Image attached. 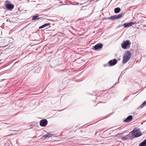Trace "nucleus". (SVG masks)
Instances as JSON below:
<instances>
[{"label": "nucleus", "instance_id": "f257e3e1", "mask_svg": "<svg viewBox=\"0 0 146 146\" xmlns=\"http://www.w3.org/2000/svg\"><path fill=\"white\" fill-rule=\"evenodd\" d=\"M131 56V52L127 51L125 52L123 57L122 63L123 64L126 63L129 60Z\"/></svg>", "mask_w": 146, "mask_h": 146}, {"label": "nucleus", "instance_id": "f03ea898", "mask_svg": "<svg viewBox=\"0 0 146 146\" xmlns=\"http://www.w3.org/2000/svg\"><path fill=\"white\" fill-rule=\"evenodd\" d=\"M130 133H132L134 138L138 137L142 135L141 131L139 129H135L131 131Z\"/></svg>", "mask_w": 146, "mask_h": 146}, {"label": "nucleus", "instance_id": "7ed1b4c3", "mask_svg": "<svg viewBox=\"0 0 146 146\" xmlns=\"http://www.w3.org/2000/svg\"><path fill=\"white\" fill-rule=\"evenodd\" d=\"M131 43V42L129 40H127L123 42L121 44V46L123 48L126 49L130 47Z\"/></svg>", "mask_w": 146, "mask_h": 146}, {"label": "nucleus", "instance_id": "20e7f679", "mask_svg": "<svg viewBox=\"0 0 146 146\" xmlns=\"http://www.w3.org/2000/svg\"><path fill=\"white\" fill-rule=\"evenodd\" d=\"M124 14V13H122L118 15H115L109 17L107 18H104V19L106 20L111 19L112 20H116L121 18Z\"/></svg>", "mask_w": 146, "mask_h": 146}, {"label": "nucleus", "instance_id": "39448f33", "mask_svg": "<svg viewBox=\"0 0 146 146\" xmlns=\"http://www.w3.org/2000/svg\"><path fill=\"white\" fill-rule=\"evenodd\" d=\"M5 7L7 10L12 11L14 8V5L11 3H6L5 4Z\"/></svg>", "mask_w": 146, "mask_h": 146}, {"label": "nucleus", "instance_id": "423d86ee", "mask_svg": "<svg viewBox=\"0 0 146 146\" xmlns=\"http://www.w3.org/2000/svg\"><path fill=\"white\" fill-rule=\"evenodd\" d=\"M48 121L47 120L45 119H43L41 120L40 122V125L42 127H45L47 124Z\"/></svg>", "mask_w": 146, "mask_h": 146}, {"label": "nucleus", "instance_id": "0eeeda50", "mask_svg": "<svg viewBox=\"0 0 146 146\" xmlns=\"http://www.w3.org/2000/svg\"><path fill=\"white\" fill-rule=\"evenodd\" d=\"M103 46V45L102 44H98L94 46H93V48L96 50H100Z\"/></svg>", "mask_w": 146, "mask_h": 146}, {"label": "nucleus", "instance_id": "6e6552de", "mask_svg": "<svg viewBox=\"0 0 146 146\" xmlns=\"http://www.w3.org/2000/svg\"><path fill=\"white\" fill-rule=\"evenodd\" d=\"M117 60L115 59H113L112 60H110L108 62V63L110 66H112L115 65L117 63Z\"/></svg>", "mask_w": 146, "mask_h": 146}, {"label": "nucleus", "instance_id": "1a4fd4ad", "mask_svg": "<svg viewBox=\"0 0 146 146\" xmlns=\"http://www.w3.org/2000/svg\"><path fill=\"white\" fill-rule=\"evenodd\" d=\"M132 119V116L131 115L128 116L123 121V122H129Z\"/></svg>", "mask_w": 146, "mask_h": 146}, {"label": "nucleus", "instance_id": "9d476101", "mask_svg": "<svg viewBox=\"0 0 146 146\" xmlns=\"http://www.w3.org/2000/svg\"><path fill=\"white\" fill-rule=\"evenodd\" d=\"M134 24V23H125L123 24V25L124 27L126 28L130 27L133 24Z\"/></svg>", "mask_w": 146, "mask_h": 146}, {"label": "nucleus", "instance_id": "9b49d317", "mask_svg": "<svg viewBox=\"0 0 146 146\" xmlns=\"http://www.w3.org/2000/svg\"><path fill=\"white\" fill-rule=\"evenodd\" d=\"M127 137L128 138L129 140H131L133 139L134 138L133 136L132 135V133H131L130 132L129 133V134L127 135Z\"/></svg>", "mask_w": 146, "mask_h": 146}, {"label": "nucleus", "instance_id": "f8f14e48", "mask_svg": "<svg viewBox=\"0 0 146 146\" xmlns=\"http://www.w3.org/2000/svg\"><path fill=\"white\" fill-rule=\"evenodd\" d=\"M50 24V23H45L41 26L39 28V29H41L43 28L46 26H48Z\"/></svg>", "mask_w": 146, "mask_h": 146}, {"label": "nucleus", "instance_id": "ddd939ff", "mask_svg": "<svg viewBox=\"0 0 146 146\" xmlns=\"http://www.w3.org/2000/svg\"><path fill=\"white\" fill-rule=\"evenodd\" d=\"M139 146H146V139L140 143Z\"/></svg>", "mask_w": 146, "mask_h": 146}, {"label": "nucleus", "instance_id": "4468645a", "mask_svg": "<svg viewBox=\"0 0 146 146\" xmlns=\"http://www.w3.org/2000/svg\"><path fill=\"white\" fill-rule=\"evenodd\" d=\"M139 146H146V139L140 143Z\"/></svg>", "mask_w": 146, "mask_h": 146}, {"label": "nucleus", "instance_id": "2eb2a0df", "mask_svg": "<svg viewBox=\"0 0 146 146\" xmlns=\"http://www.w3.org/2000/svg\"><path fill=\"white\" fill-rule=\"evenodd\" d=\"M139 146H146V139L140 143Z\"/></svg>", "mask_w": 146, "mask_h": 146}, {"label": "nucleus", "instance_id": "dca6fc26", "mask_svg": "<svg viewBox=\"0 0 146 146\" xmlns=\"http://www.w3.org/2000/svg\"><path fill=\"white\" fill-rule=\"evenodd\" d=\"M121 9L119 7H117L114 9V13H117L120 11Z\"/></svg>", "mask_w": 146, "mask_h": 146}, {"label": "nucleus", "instance_id": "f3484780", "mask_svg": "<svg viewBox=\"0 0 146 146\" xmlns=\"http://www.w3.org/2000/svg\"><path fill=\"white\" fill-rule=\"evenodd\" d=\"M39 16L38 15H35L33 16L32 17V20L33 21H35L36 19H39L40 18L38 17Z\"/></svg>", "mask_w": 146, "mask_h": 146}, {"label": "nucleus", "instance_id": "a211bd4d", "mask_svg": "<svg viewBox=\"0 0 146 146\" xmlns=\"http://www.w3.org/2000/svg\"><path fill=\"white\" fill-rule=\"evenodd\" d=\"M52 135L51 134L48 133L47 134L44 135L43 136V137L45 138L47 137H51Z\"/></svg>", "mask_w": 146, "mask_h": 146}, {"label": "nucleus", "instance_id": "6ab92c4d", "mask_svg": "<svg viewBox=\"0 0 146 146\" xmlns=\"http://www.w3.org/2000/svg\"><path fill=\"white\" fill-rule=\"evenodd\" d=\"M146 105V100L145 101H144L141 105V106H140V108H142L143 107H144Z\"/></svg>", "mask_w": 146, "mask_h": 146}, {"label": "nucleus", "instance_id": "aec40b11", "mask_svg": "<svg viewBox=\"0 0 146 146\" xmlns=\"http://www.w3.org/2000/svg\"><path fill=\"white\" fill-rule=\"evenodd\" d=\"M122 139L124 141H126L127 140H129L128 138L127 137V135H126L125 136L123 137H122Z\"/></svg>", "mask_w": 146, "mask_h": 146}, {"label": "nucleus", "instance_id": "412c9836", "mask_svg": "<svg viewBox=\"0 0 146 146\" xmlns=\"http://www.w3.org/2000/svg\"><path fill=\"white\" fill-rule=\"evenodd\" d=\"M123 26V25H120L118 26V27H121Z\"/></svg>", "mask_w": 146, "mask_h": 146}, {"label": "nucleus", "instance_id": "4be33fe9", "mask_svg": "<svg viewBox=\"0 0 146 146\" xmlns=\"http://www.w3.org/2000/svg\"><path fill=\"white\" fill-rule=\"evenodd\" d=\"M9 2L8 1H5V2Z\"/></svg>", "mask_w": 146, "mask_h": 146}, {"label": "nucleus", "instance_id": "5701e85b", "mask_svg": "<svg viewBox=\"0 0 146 146\" xmlns=\"http://www.w3.org/2000/svg\"><path fill=\"white\" fill-rule=\"evenodd\" d=\"M8 45V44H7V45H6V46H7Z\"/></svg>", "mask_w": 146, "mask_h": 146}, {"label": "nucleus", "instance_id": "b1692460", "mask_svg": "<svg viewBox=\"0 0 146 146\" xmlns=\"http://www.w3.org/2000/svg\"><path fill=\"white\" fill-rule=\"evenodd\" d=\"M97 133V132H96V134Z\"/></svg>", "mask_w": 146, "mask_h": 146}, {"label": "nucleus", "instance_id": "393cba45", "mask_svg": "<svg viewBox=\"0 0 146 146\" xmlns=\"http://www.w3.org/2000/svg\"><path fill=\"white\" fill-rule=\"evenodd\" d=\"M1 47V46H0V48Z\"/></svg>", "mask_w": 146, "mask_h": 146}]
</instances>
